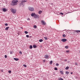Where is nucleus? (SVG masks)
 <instances>
[{
	"mask_svg": "<svg viewBox=\"0 0 80 80\" xmlns=\"http://www.w3.org/2000/svg\"><path fill=\"white\" fill-rule=\"evenodd\" d=\"M18 2V0H13L12 1V6H15V5H17V2Z\"/></svg>",
	"mask_w": 80,
	"mask_h": 80,
	"instance_id": "f257e3e1",
	"label": "nucleus"
},
{
	"mask_svg": "<svg viewBox=\"0 0 80 80\" xmlns=\"http://www.w3.org/2000/svg\"><path fill=\"white\" fill-rule=\"evenodd\" d=\"M10 11L13 13H16V12L17 11V10L15 9L11 8L10 9Z\"/></svg>",
	"mask_w": 80,
	"mask_h": 80,
	"instance_id": "f03ea898",
	"label": "nucleus"
},
{
	"mask_svg": "<svg viewBox=\"0 0 80 80\" xmlns=\"http://www.w3.org/2000/svg\"><path fill=\"white\" fill-rule=\"evenodd\" d=\"M28 9L30 11H31V12H33L34 11V8L32 7H29Z\"/></svg>",
	"mask_w": 80,
	"mask_h": 80,
	"instance_id": "7ed1b4c3",
	"label": "nucleus"
},
{
	"mask_svg": "<svg viewBox=\"0 0 80 80\" xmlns=\"http://www.w3.org/2000/svg\"><path fill=\"white\" fill-rule=\"evenodd\" d=\"M41 23L43 25H46V23L45 21H41Z\"/></svg>",
	"mask_w": 80,
	"mask_h": 80,
	"instance_id": "20e7f679",
	"label": "nucleus"
},
{
	"mask_svg": "<svg viewBox=\"0 0 80 80\" xmlns=\"http://www.w3.org/2000/svg\"><path fill=\"white\" fill-rule=\"evenodd\" d=\"M27 2V1H25V0L22 1V2L20 3V5H22L23 4L24 2Z\"/></svg>",
	"mask_w": 80,
	"mask_h": 80,
	"instance_id": "39448f33",
	"label": "nucleus"
},
{
	"mask_svg": "<svg viewBox=\"0 0 80 80\" xmlns=\"http://www.w3.org/2000/svg\"><path fill=\"white\" fill-rule=\"evenodd\" d=\"M34 18H38V15L36 14H35L34 16Z\"/></svg>",
	"mask_w": 80,
	"mask_h": 80,
	"instance_id": "423d86ee",
	"label": "nucleus"
},
{
	"mask_svg": "<svg viewBox=\"0 0 80 80\" xmlns=\"http://www.w3.org/2000/svg\"><path fill=\"white\" fill-rule=\"evenodd\" d=\"M67 40L66 39H62V40H61L62 42H66L67 41Z\"/></svg>",
	"mask_w": 80,
	"mask_h": 80,
	"instance_id": "0eeeda50",
	"label": "nucleus"
},
{
	"mask_svg": "<svg viewBox=\"0 0 80 80\" xmlns=\"http://www.w3.org/2000/svg\"><path fill=\"white\" fill-rule=\"evenodd\" d=\"M2 10L4 12H5L6 11H7V9H6V8H2Z\"/></svg>",
	"mask_w": 80,
	"mask_h": 80,
	"instance_id": "6e6552de",
	"label": "nucleus"
},
{
	"mask_svg": "<svg viewBox=\"0 0 80 80\" xmlns=\"http://www.w3.org/2000/svg\"><path fill=\"white\" fill-rule=\"evenodd\" d=\"M35 14H36L35 13H32L31 14V16H32V17H34Z\"/></svg>",
	"mask_w": 80,
	"mask_h": 80,
	"instance_id": "1a4fd4ad",
	"label": "nucleus"
},
{
	"mask_svg": "<svg viewBox=\"0 0 80 80\" xmlns=\"http://www.w3.org/2000/svg\"><path fill=\"white\" fill-rule=\"evenodd\" d=\"M49 57L48 56V55H45V58H47V59Z\"/></svg>",
	"mask_w": 80,
	"mask_h": 80,
	"instance_id": "9d476101",
	"label": "nucleus"
},
{
	"mask_svg": "<svg viewBox=\"0 0 80 80\" xmlns=\"http://www.w3.org/2000/svg\"><path fill=\"white\" fill-rule=\"evenodd\" d=\"M29 48L30 49H32L33 48V46H32V45H31L30 46Z\"/></svg>",
	"mask_w": 80,
	"mask_h": 80,
	"instance_id": "9b49d317",
	"label": "nucleus"
},
{
	"mask_svg": "<svg viewBox=\"0 0 80 80\" xmlns=\"http://www.w3.org/2000/svg\"><path fill=\"white\" fill-rule=\"evenodd\" d=\"M14 59L16 61H18V60H19V59H18V58H14Z\"/></svg>",
	"mask_w": 80,
	"mask_h": 80,
	"instance_id": "f8f14e48",
	"label": "nucleus"
},
{
	"mask_svg": "<svg viewBox=\"0 0 80 80\" xmlns=\"http://www.w3.org/2000/svg\"><path fill=\"white\" fill-rule=\"evenodd\" d=\"M60 73H61V74H62V75H63V72L62 71H60Z\"/></svg>",
	"mask_w": 80,
	"mask_h": 80,
	"instance_id": "ddd939ff",
	"label": "nucleus"
},
{
	"mask_svg": "<svg viewBox=\"0 0 80 80\" xmlns=\"http://www.w3.org/2000/svg\"><path fill=\"white\" fill-rule=\"evenodd\" d=\"M9 27H8L6 28L5 30H8V28H9Z\"/></svg>",
	"mask_w": 80,
	"mask_h": 80,
	"instance_id": "4468645a",
	"label": "nucleus"
},
{
	"mask_svg": "<svg viewBox=\"0 0 80 80\" xmlns=\"http://www.w3.org/2000/svg\"><path fill=\"white\" fill-rule=\"evenodd\" d=\"M38 13H39V14H41V13H42V11H40Z\"/></svg>",
	"mask_w": 80,
	"mask_h": 80,
	"instance_id": "2eb2a0df",
	"label": "nucleus"
},
{
	"mask_svg": "<svg viewBox=\"0 0 80 80\" xmlns=\"http://www.w3.org/2000/svg\"><path fill=\"white\" fill-rule=\"evenodd\" d=\"M68 68H69V67L68 66L65 69L66 70H68Z\"/></svg>",
	"mask_w": 80,
	"mask_h": 80,
	"instance_id": "dca6fc26",
	"label": "nucleus"
},
{
	"mask_svg": "<svg viewBox=\"0 0 80 80\" xmlns=\"http://www.w3.org/2000/svg\"><path fill=\"white\" fill-rule=\"evenodd\" d=\"M33 47L34 48H37V46L35 45H33Z\"/></svg>",
	"mask_w": 80,
	"mask_h": 80,
	"instance_id": "f3484780",
	"label": "nucleus"
},
{
	"mask_svg": "<svg viewBox=\"0 0 80 80\" xmlns=\"http://www.w3.org/2000/svg\"><path fill=\"white\" fill-rule=\"evenodd\" d=\"M39 42H43V39H41L39 40Z\"/></svg>",
	"mask_w": 80,
	"mask_h": 80,
	"instance_id": "a211bd4d",
	"label": "nucleus"
},
{
	"mask_svg": "<svg viewBox=\"0 0 80 80\" xmlns=\"http://www.w3.org/2000/svg\"><path fill=\"white\" fill-rule=\"evenodd\" d=\"M33 27L34 28H37V27L36 25H34Z\"/></svg>",
	"mask_w": 80,
	"mask_h": 80,
	"instance_id": "6ab92c4d",
	"label": "nucleus"
},
{
	"mask_svg": "<svg viewBox=\"0 0 80 80\" xmlns=\"http://www.w3.org/2000/svg\"><path fill=\"white\" fill-rule=\"evenodd\" d=\"M65 48H66L67 49L68 48V46H65Z\"/></svg>",
	"mask_w": 80,
	"mask_h": 80,
	"instance_id": "aec40b11",
	"label": "nucleus"
},
{
	"mask_svg": "<svg viewBox=\"0 0 80 80\" xmlns=\"http://www.w3.org/2000/svg\"><path fill=\"white\" fill-rule=\"evenodd\" d=\"M24 33H25L26 34H27V33H28V32L27 31H25L24 32Z\"/></svg>",
	"mask_w": 80,
	"mask_h": 80,
	"instance_id": "412c9836",
	"label": "nucleus"
},
{
	"mask_svg": "<svg viewBox=\"0 0 80 80\" xmlns=\"http://www.w3.org/2000/svg\"><path fill=\"white\" fill-rule=\"evenodd\" d=\"M53 63V61H50V64H52V63Z\"/></svg>",
	"mask_w": 80,
	"mask_h": 80,
	"instance_id": "4be33fe9",
	"label": "nucleus"
},
{
	"mask_svg": "<svg viewBox=\"0 0 80 80\" xmlns=\"http://www.w3.org/2000/svg\"><path fill=\"white\" fill-rule=\"evenodd\" d=\"M62 37H66V35H65V34H63L62 35Z\"/></svg>",
	"mask_w": 80,
	"mask_h": 80,
	"instance_id": "5701e85b",
	"label": "nucleus"
},
{
	"mask_svg": "<svg viewBox=\"0 0 80 80\" xmlns=\"http://www.w3.org/2000/svg\"><path fill=\"white\" fill-rule=\"evenodd\" d=\"M69 72L68 71H66V74H69Z\"/></svg>",
	"mask_w": 80,
	"mask_h": 80,
	"instance_id": "b1692460",
	"label": "nucleus"
},
{
	"mask_svg": "<svg viewBox=\"0 0 80 80\" xmlns=\"http://www.w3.org/2000/svg\"><path fill=\"white\" fill-rule=\"evenodd\" d=\"M66 53H69V52H70V51L68 50H67L66 51Z\"/></svg>",
	"mask_w": 80,
	"mask_h": 80,
	"instance_id": "393cba45",
	"label": "nucleus"
},
{
	"mask_svg": "<svg viewBox=\"0 0 80 80\" xmlns=\"http://www.w3.org/2000/svg\"><path fill=\"white\" fill-rule=\"evenodd\" d=\"M44 38H45V40H47L48 39V38L47 37H44Z\"/></svg>",
	"mask_w": 80,
	"mask_h": 80,
	"instance_id": "a878e982",
	"label": "nucleus"
},
{
	"mask_svg": "<svg viewBox=\"0 0 80 80\" xmlns=\"http://www.w3.org/2000/svg\"><path fill=\"white\" fill-rule=\"evenodd\" d=\"M54 70H58V69H57V68H54Z\"/></svg>",
	"mask_w": 80,
	"mask_h": 80,
	"instance_id": "bb28decb",
	"label": "nucleus"
},
{
	"mask_svg": "<svg viewBox=\"0 0 80 80\" xmlns=\"http://www.w3.org/2000/svg\"><path fill=\"white\" fill-rule=\"evenodd\" d=\"M4 57L5 58H7V55H5Z\"/></svg>",
	"mask_w": 80,
	"mask_h": 80,
	"instance_id": "cd10ccee",
	"label": "nucleus"
},
{
	"mask_svg": "<svg viewBox=\"0 0 80 80\" xmlns=\"http://www.w3.org/2000/svg\"><path fill=\"white\" fill-rule=\"evenodd\" d=\"M8 72L9 73H12V71H9Z\"/></svg>",
	"mask_w": 80,
	"mask_h": 80,
	"instance_id": "c85d7f7f",
	"label": "nucleus"
},
{
	"mask_svg": "<svg viewBox=\"0 0 80 80\" xmlns=\"http://www.w3.org/2000/svg\"><path fill=\"white\" fill-rule=\"evenodd\" d=\"M59 80H63V78H60V79H59Z\"/></svg>",
	"mask_w": 80,
	"mask_h": 80,
	"instance_id": "c756f323",
	"label": "nucleus"
},
{
	"mask_svg": "<svg viewBox=\"0 0 80 80\" xmlns=\"http://www.w3.org/2000/svg\"><path fill=\"white\" fill-rule=\"evenodd\" d=\"M76 32H77V33H78V32H80V31H76Z\"/></svg>",
	"mask_w": 80,
	"mask_h": 80,
	"instance_id": "7c9ffc66",
	"label": "nucleus"
},
{
	"mask_svg": "<svg viewBox=\"0 0 80 80\" xmlns=\"http://www.w3.org/2000/svg\"><path fill=\"white\" fill-rule=\"evenodd\" d=\"M5 26H8V23H7L5 24Z\"/></svg>",
	"mask_w": 80,
	"mask_h": 80,
	"instance_id": "2f4dec72",
	"label": "nucleus"
},
{
	"mask_svg": "<svg viewBox=\"0 0 80 80\" xmlns=\"http://www.w3.org/2000/svg\"><path fill=\"white\" fill-rule=\"evenodd\" d=\"M56 66H58L59 65V64L58 63H56Z\"/></svg>",
	"mask_w": 80,
	"mask_h": 80,
	"instance_id": "473e14b6",
	"label": "nucleus"
},
{
	"mask_svg": "<svg viewBox=\"0 0 80 80\" xmlns=\"http://www.w3.org/2000/svg\"><path fill=\"white\" fill-rule=\"evenodd\" d=\"M26 37H27V38H28L29 37V35H26Z\"/></svg>",
	"mask_w": 80,
	"mask_h": 80,
	"instance_id": "72a5a7b5",
	"label": "nucleus"
},
{
	"mask_svg": "<svg viewBox=\"0 0 80 80\" xmlns=\"http://www.w3.org/2000/svg\"><path fill=\"white\" fill-rule=\"evenodd\" d=\"M23 66H24V67H25V68L27 67V65H26L24 64L23 65Z\"/></svg>",
	"mask_w": 80,
	"mask_h": 80,
	"instance_id": "f704fd0d",
	"label": "nucleus"
},
{
	"mask_svg": "<svg viewBox=\"0 0 80 80\" xmlns=\"http://www.w3.org/2000/svg\"><path fill=\"white\" fill-rule=\"evenodd\" d=\"M19 53H20V54H22V52L21 51H20Z\"/></svg>",
	"mask_w": 80,
	"mask_h": 80,
	"instance_id": "c9c22d12",
	"label": "nucleus"
},
{
	"mask_svg": "<svg viewBox=\"0 0 80 80\" xmlns=\"http://www.w3.org/2000/svg\"><path fill=\"white\" fill-rule=\"evenodd\" d=\"M60 14H61V15H63V13H62V12H61L60 13Z\"/></svg>",
	"mask_w": 80,
	"mask_h": 80,
	"instance_id": "e433bc0d",
	"label": "nucleus"
},
{
	"mask_svg": "<svg viewBox=\"0 0 80 80\" xmlns=\"http://www.w3.org/2000/svg\"><path fill=\"white\" fill-rule=\"evenodd\" d=\"M12 52H10V54H12Z\"/></svg>",
	"mask_w": 80,
	"mask_h": 80,
	"instance_id": "4c0bfd02",
	"label": "nucleus"
},
{
	"mask_svg": "<svg viewBox=\"0 0 80 80\" xmlns=\"http://www.w3.org/2000/svg\"><path fill=\"white\" fill-rule=\"evenodd\" d=\"M67 59H65L64 60V62H67Z\"/></svg>",
	"mask_w": 80,
	"mask_h": 80,
	"instance_id": "58836bf2",
	"label": "nucleus"
},
{
	"mask_svg": "<svg viewBox=\"0 0 80 80\" xmlns=\"http://www.w3.org/2000/svg\"><path fill=\"white\" fill-rule=\"evenodd\" d=\"M75 64V65H78V64L77 62H76Z\"/></svg>",
	"mask_w": 80,
	"mask_h": 80,
	"instance_id": "ea45409f",
	"label": "nucleus"
},
{
	"mask_svg": "<svg viewBox=\"0 0 80 80\" xmlns=\"http://www.w3.org/2000/svg\"><path fill=\"white\" fill-rule=\"evenodd\" d=\"M43 63L45 62V60H43Z\"/></svg>",
	"mask_w": 80,
	"mask_h": 80,
	"instance_id": "a19ab883",
	"label": "nucleus"
},
{
	"mask_svg": "<svg viewBox=\"0 0 80 80\" xmlns=\"http://www.w3.org/2000/svg\"><path fill=\"white\" fill-rule=\"evenodd\" d=\"M1 72H3V70H1Z\"/></svg>",
	"mask_w": 80,
	"mask_h": 80,
	"instance_id": "79ce46f5",
	"label": "nucleus"
},
{
	"mask_svg": "<svg viewBox=\"0 0 80 80\" xmlns=\"http://www.w3.org/2000/svg\"><path fill=\"white\" fill-rule=\"evenodd\" d=\"M28 20H30V18H28V19H27Z\"/></svg>",
	"mask_w": 80,
	"mask_h": 80,
	"instance_id": "37998d69",
	"label": "nucleus"
},
{
	"mask_svg": "<svg viewBox=\"0 0 80 80\" xmlns=\"http://www.w3.org/2000/svg\"><path fill=\"white\" fill-rule=\"evenodd\" d=\"M32 36H30L29 37V38H32Z\"/></svg>",
	"mask_w": 80,
	"mask_h": 80,
	"instance_id": "c03bdc74",
	"label": "nucleus"
},
{
	"mask_svg": "<svg viewBox=\"0 0 80 80\" xmlns=\"http://www.w3.org/2000/svg\"><path fill=\"white\" fill-rule=\"evenodd\" d=\"M71 74H73V72H71Z\"/></svg>",
	"mask_w": 80,
	"mask_h": 80,
	"instance_id": "a18cd8bd",
	"label": "nucleus"
},
{
	"mask_svg": "<svg viewBox=\"0 0 80 80\" xmlns=\"http://www.w3.org/2000/svg\"><path fill=\"white\" fill-rule=\"evenodd\" d=\"M53 3H52L51 4V5H53Z\"/></svg>",
	"mask_w": 80,
	"mask_h": 80,
	"instance_id": "49530a36",
	"label": "nucleus"
},
{
	"mask_svg": "<svg viewBox=\"0 0 80 80\" xmlns=\"http://www.w3.org/2000/svg\"><path fill=\"white\" fill-rule=\"evenodd\" d=\"M21 28L22 29H23V28L22 27H21Z\"/></svg>",
	"mask_w": 80,
	"mask_h": 80,
	"instance_id": "de8ad7c7",
	"label": "nucleus"
}]
</instances>
